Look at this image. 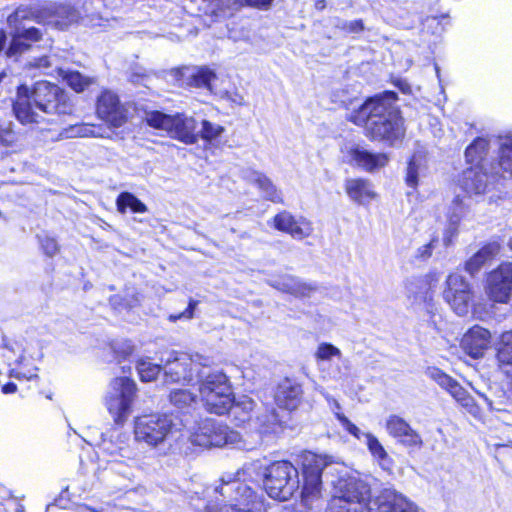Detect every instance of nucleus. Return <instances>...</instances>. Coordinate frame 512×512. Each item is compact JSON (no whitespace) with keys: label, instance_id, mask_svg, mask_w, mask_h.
I'll use <instances>...</instances> for the list:
<instances>
[{"label":"nucleus","instance_id":"nucleus-1","mask_svg":"<svg viewBox=\"0 0 512 512\" xmlns=\"http://www.w3.org/2000/svg\"><path fill=\"white\" fill-rule=\"evenodd\" d=\"M303 488L301 501L308 509L321 505V476L331 475L334 495L328 504V512H371L369 485L356 477L347 476L346 467L328 461L325 456L305 452L302 456Z\"/></svg>","mask_w":512,"mask_h":512},{"label":"nucleus","instance_id":"nucleus-2","mask_svg":"<svg viewBox=\"0 0 512 512\" xmlns=\"http://www.w3.org/2000/svg\"><path fill=\"white\" fill-rule=\"evenodd\" d=\"M396 93L386 91L367 99L349 120L358 126H365L366 135L372 140L389 146L401 141L405 134L404 122L394 106Z\"/></svg>","mask_w":512,"mask_h":512},{"label":"nucleus","instance_id":"nucleus-3","mask_svg":"<svg viewBox=\"0 0 512 512\" xmlns=\"http://www.w3.org/2000/svg\"><path fill=\"white\" fill-rule=\"evenodd\" d=\"M260 462L246 464L234 475H225L214 492L216 504L207 505V512H265L262 496L248 482L261 476Z\"/></svg>","mask_w":512,"mask_h":512},{"label":"nucleus","instance_id":"nucleus-4","mask_svg":"<svg viewBox=\"0 0 512 512\" xmlns=\"http://www.w3.org/2000/svg\"><path fill=\"white\" fill-rule=\"evenodd\" d=\"M72 110L65 91L47 81L35 83L32 89L19 86L13 104L15 116L23 124L41 123L46 120L45 115H67Z\"/></svg>","mask_w":512,"mask_h":512},{"label":"nucleus","instance_id":"nucleus-5","mask_svg":"<svg viewBox=\"0 0 512 512\" xmlns=\"http://www.w3.org/2000/svg\"><path fill=\"white\" fill-rule=\"evenodd\" d=\"M443 298L458 316L464 317L471 311L475 319L484 320L489 315L485 304L474 302L472 285L461 274L452 273L447 277Z\"/></svg>","mask_w":512,"mask_h":512},{"label":"nucleus","instance_id":"nucleus-6","mask_svg":"<svg viewBox=\"0 0 512 512\" xmlns=\"http://www.w3.org/2000/svg\"><path fill=\"white\" fill-rule=\"evenodd\" d=\"M199 393L206 409L217 415L226 414L232 407L233 391L228 377L220 371L198 372Z\"/></svg>","mask_w":512,"mask_h":512},{"label":"nucleus","instance_id":"nucleus-7","mask_svg":"<svg viewBox=\"0 0 512 512\" xmlns=\"http://www.w3.org/2000/svg\"><path fill=\"white\" fill-rule=\"evenodd\" d=\"M190 441L192 444L204 448L230 447L241 450L251 449L239 432L210 418L200 421L192 428Z\"/></svg>","mask_w":512,"mask_h":512},{"label":"nucleus","instance_id":"nucleus-8","mask_svg":"<svg viewBox=\"0 0 512 512\" xmlns=\"http://www.w3.org/2000/svg\"><path fill=\"white\" fill-rule=\"evenodd\" d=\"M137 395L136 383L128 377L112 379L104 395V405L116 425L123 426L132 412Z\"/></svg>","mask_w":512,"mask_h":512},{"label":"nucleus","instance_id":"nucleus-9","mask_svg":"<svg viewBox=\"0 0 512 512\" xmlns=\"http://www.w3.org/2000/svg\"><path fill=\"white\" fill-rule=\"evenodd\" d=\"M145 121L150 127L164 131L169 137L185 144H194L198 140L196 120L184 113L169 115L161 111H147Z\"/></svg>","mask_w":512,"mask_h":512},{"label":"nucleus","instance_id":"nucleus-10","mask_svg":"<svg viewBox=\"0 0 512 512\" xmlns=\"http://www.w3.org/2000/svg\"><path fill=\"white\" fill-rule=\"evenodd\" d=\"M264 488L269 497L287 501L299 488V473L289 461H276L270 464L263 473Z\"/></svg>","mask_w":512,"mask_h":512},{"label":"nucleus","instance_id":"nucleus-11","mask_svg":"<svg viewBox=\"0 0 512 512\" xmlns=\"http://www.w3.org/2000/svg\"><path fill=\"white\" fill-rule=\"evenodd\" d=\"M164 362L165 377L171 382H192L198 372H202L200 367H209L213 360L199 353L190 355L187 353L170 352Z\"/></svg>","mask_w":512,"mask_h":512},{"label":"nucleus","instance_id":"nucleus-12","mask_svg":"<svg viewBox=\"0 0 512 512\" xmlns=\"http://www.w3.org/2000/svg\"><path fill=\"white\" fill-rule=\"evenodd\" d=\"M174 426L171 415H141L134 419V437L139 443L157 447L173 433Z\"/></svg>","mask_w":512,"mask_h":512},{"label":"nucleus","instance_id":"nucleus-13","mask_svg":"<svg viewBox=\"0 0 512 512\" xmlns=\"http://www.w3.org/2000/svg\"><path fill=\"white\" fill-rule=\"evenodd\" d=\"M102 5V0H86L83 3L84 16H81V19L94 27L104 26V24H102L103 17L94 11L101 8ZM48 11L51 13L52 17L50 22L61 28L80 18V12L67 4L50 5Z\"/></svg>","mask_w":512,"mask_h":512},{"label":"nucleus","instance_id":"nucleus-14","mask_svg":"<svg viewBox=\"0 0 512 512\" xmlns=\"http://www.w3.org/2000/svg\"><path fill=\"white\" fill-rule=\"evenodd\" d=\"M343 161L367 172L385 167L389 162L386 153H373L356 143H346L341 149Z\"/></svg>","mask_w":512,"mask_h":512},{"label":"nucleus","instance_id":"nucleus-15","mask_svg":"<svg viewBox=\"0 0 512 512\" xmlns=\"http://www.w3.org/2000/svg\"><path fill=\"white\" fill-rule=\"evenodd\" d=\"M498 174H501L503 177L512 178V176L500 168L499 162L497 166L492 167L491 175L488 174L485 165H471L463 171L459 178V186L469 195L483 194L489 184L492 183L495 175Z\"/></svg>","mask_w":512,"mask_h":512},{"label":"nucleus","instance_id":"nucleus-16","mask_svg":"<svg viewBox=\"0 0 512 512\" xmlns=\"http://www.w3.org/2000/svg\"><path fill=\"white\" fill-rule=\"evenodd\" d=\"M485 291L493 302L509 301L512 293V263H502L488 274Z\"/></svg>","mask_w":512,"mask_h":512},{"label":"nucleus","instance_id":"nucleus-17","mask_svg":"<svg viewBox=\"0 0 512 512\" xmlns=\"http://www.w3.org/2000/svg\"><path fill=\"white\" fill-rule=\"evenodd\" d=\"M337 414V419L340 422L341 426L351 435H353L358 440H362L364 438V442L371 453L374 460L379 464V466L386 471L391 470L393 461L391 457L386 452L383 445L380 443L378 438L372 433L362 432L355 424H353L344 414Z\"/></svg>","mask_w":512,"mask_h":512},{"label":"nucleus","instance_id":"nucleus-18","mask_svg":"<svg viewBox=\"0 0 512 512\" xmlns=\"http://www.w3.org/2000/svg\"><path fill=\"white\" fill-rule=\"evenodd\" d=\"M387 434L401 445L420 449L423 446L421 435L401 416L390 414L385 420Z\"/></svg>","mask_w":512,"mask_h":512},{"label":"nucleus","instance_id":"nucleus-19","mask_svg":"<svg viewBox=\"0 0 512 512\" xmlns=\"http://www.w3.org/2000/svg\"><path fill=\"white\" fill-rule=\"evenodd\" d=\"M98 116L114 127H120L126 119V111L118 96L111 91H104L97 101Z\"/></svg>","mask_w":512,"mask_h":512},{"label":"nucleus","instance_id":"nucleus-20","mask_svg":"<svg viewBox=\"0 0 512 512\" xmlns=\"http://www.w3.org/2000/svg\"><path fill=\"white\" fill-rule=\"evenodd\" d=\"M491 343L489 330L475 325L470 328L461 340V347L469 356L478 359L484 355Z\"/></svg>","mask_w":512,"mask_h":512},{"label":"nucleus","instance_id":"nucleus-21","mask_svg":"<svg viewBox=\"0 0 512 512\" xmlns=\"http://www.w3.org/2000/svg\"><path fill=\"white\" fill-rule=\"evenodd\" d=\"M100 450L103 455L107 457L106 461L112 464V468L117 464H125L133 466L136 464V453L129 444L124 441L117 443L113 441L103 440L100 445Z\"/></svg>","mask_w":512,"mask_h":512},{"label":"nucleus","instance_id":"nucleus-22","mask_svg":"<svg viewBox=\"0 0 512 512\" xmlns=\"http://www.w3.org/2000/svg\"><path fill=\"white\" fill-rule=\"evenodd\" d=\"M375 504L379 512H422L413 502L393 489H384Z\"/></svg>","mask_w":512,"mask_h":512},{"label":"nucleus","instance_id":"nucleus-23","mask_svg":"<svg viewBox=\"0 0 512 512\" xmlns=\"http://www.w3.org/2000/svg\"><path fill=\"white\" fill-rule=\"evenodd\" d=\"M375 504L379 512H422L413 502L393 489H384Z\"/></svg>","mask_w":512,"mask_h":512},{"label":"nucleus","instance_id":"nucleus-24","mask_svg":"<svg viewBox=\"0 0 512 512\" xmlns=\"http://www.w3.org/2000/svg\"><path fill=\"white\" fill-rule=\"evenodd\" d=\"M274 227L298 240L308 237L313 230L308 220L304 218L295 219L287 211H282L274 217Z\"/></svg>","mask_w":512,"mask_h":512},{"label":"nucleus","instance_id":"nucleus-25","mask_svg":"<svg viewBox=\"0 0 512 512\" xmlns=\"http://www.w3.org/2000/svg\"><path fill=\"white\" fill-rule=\"evenodd\" d=\"M302 387L296 381L285 378L275 392V402L278 407L292 411L298 407L302 399Z\"/></svg>","mask_w":512,"mask_h":512},{"label":"nucleus","instance_id":"nucleus-26","mask_svg":"<svg viewBox=\"0 0 512 512\" xmlns=\"http://www.w3.org/2000/svg\"><path fill=\"white\" fill-rule=\"evenodd\" d=\"M468 210L464 199L457 195L447 209V226L443 232V243L449 246L458 235V227Z\"/></svg>","mask_w":512,"mask_h":512},{"label":"nucleus","instance_id":"nucleus-27","mask_svg":"<svg viewBox=\"0 0 512 512\" xmlns=\"http://www.w3.org/2000/svg\"><path fill=\"white\" fill-rule=\"evenodd\" d=\"M344 188L349 199L358 205H369L377 197L374 186L368 179H347Z\"/></svg>","mask_w":512,"mask_h":512},{"label":"nucleus","instance_id":"nucleus-28","mask_svg":"<svg viewBox=\"0 0 512 512\" xmlns=\"http://www.w3.org/2000/svg\"><path fill=\"white\" fill-rule=\"evenodd\" d=\"M242 176L247 181L256 184L267 200L274 203L282 202L281 193L277 190L272 181L261 172L246 169L243 170Z\"/></svg>","mask_w":512,"mask_h":512},{"label":"nucleus","instance_id":"nucleus-29","mask_svg":"<svg viewBox=\"0 0 512 512\" xmlns=\"http://www.w3.org/2000/svg\"><path fill=\"white\" fill-rule=\"evenodd\" d=\"M499 244L493 242L483 246L478 252H476L469 260L465 263L466 271L474 276L477 274L485 265L490 263L495 256L499 253Z\"/></svg>","mask_w":512,"mask_h":512},{"label":"nucleus","instance_id":"nucleus-30","mask_svg":"<svg viewBox=\"0 0 512 512\" xmlns=\"http://www.w3.org/2000/svg\"><path fill=\"white\" fill-rule=\"evenodd\" d=\"M428 165L426 154L422 151H416L408 162L405 183L406 185L416 190L419 184L420 177L426 174Z\"/></svg>","mask_w":512,"mask_h":512},{"label":"nucleus","instance_id":"nucleus-31","mask_svg":"<svg viewBox=\"0 0 512 512\" xmlns=\"http://www.w3.org/2000/svg\"><path fill=\"white\" fill-rule=\"evenodd\" d=\"M267 283L279 291L290 293L295 296H304L310 290L306 284L287 274L272 277L267 280Z\"/></svg>","mask_w":512,"mask_h":512},{"label":"nucleus","instance_id":"nucleus-32","mask_svg":"<svg viewBox=\"0 0 512 512\" xmlns=\"http://www.w3.org/2000/svg\"><path fill=\"white\" fill-rule=\"evenodd\" d=\"M254 408V400L243 395L237 399L233 397L232 407L228 412H230L236 425H242L252 419Z\"/></svg>","mask_w":512,"mask_h":512},{"label":"nucleus","instance_id":"nucleus-33","mask_svg":"<svg viewBox=\"0 0 512 512\" xmlns=\"http://www.w3.org/2000/svg\"><path fill=\"white\" fill-rule=\"evenodd\" d=\"M497 358L503 371L512 377V331L501 335Z\"/></svg>","mask_w":512,"mask_h":512},{"label":"nucleus","instance_id":"nucleus-34","mask_svg":"<svg viewBox=\"0 0 512 512\" xmlns=\"http://www.w3.org/2000/svg\"><path fill=\"white\" fill-rule=\"evenodd\" d=\"M489 149V141L485 138H476L465 150L467 163L471 165H485V156Z\"/></svg>","mask_w":512,"mask_h":512},{"label":"nucleus","instance_id":"nucleus-35","mask_svg":"<svg viewBox=\"0 0 512 512\" xmlns=\"http://www.w3.org/2000/svg\"><path fill=\"white\" fill-rule=\"evenodd\" d=\"M428 378L435 381L441 388L446 390L452 397L459 392L461 385L448 374L437 367H428L425 371Z\"/></svg>","mask_w":512,"mask_h":512},{"label":"nucleus","instance_id":"nucleus-36","mask_svg":"<svg viewBox=\"0 0 512 512\" xmlns=\"http://www.w3.org/2000/svg\"><path fill=\"white\" fill-rule=\"evenodd\" d=\"M59 76L71 87L75 92H83L88 86L94 83V78L84 76L78 71L58 69Z\"/></svg>","mask_w":512,"mask_h":512},{"label":"nucleus","instance_id":"nucleus-37","mask_svg":"<svg viewBox=\"0 0 512 512\" xmlns=\"http://www.w3.org/2000/svg\"><path fill=\"white\" fill-rule=\"evenodd\" d=\"M40 39V32L38 29L32 27L26 29L21 35L13 37L8 48V54L14 55L27 50L30 44L27 41H38Z\"/></svg>","mask_w":512,"mask_h":512},{"label":"nucleus","instance_id":"nucleus-38","mask_svg":"<svg viewBox=\"0 0 512 512\" xmlns=\"http://www.w3.org/2000/svg\"><path fill=\"white\" fill-rule=\"evenodd\" d=\"M117 209L120 213H125L129 208L133 213H144L147 211L146 205L135 195L129 192H122L116 200Z\"/></svg>","mask_w":512,"mask_h":512},{"label":"nucleus","instance_id":"nucleus-39","mask_svg":"<svg viewBox=\"0 0 512 512\" xmlns=\"http://www.w3.org/2000/svg\"><path fill=\"white\" fill-rule=\"evenodd\" d=\"M499 166L512 176V136L503 138L499 145Z\"/></svg>","mask_w":512,"mask_h":512},{"label":"nucleus","instance_id":"nucleus-40","mask_svg":"<svg viewBox=\"0 0 512 512\" xmlns=\"http://www.w3.org/2000/svg\"><path fill=\"white\" fill-rule=\"evenodd\" d=\"M255 420L260 432L264 434L275 433L281 423L275 410L267 412L266 414L258 415Z\"/></svg>","mask_w":512,"mask_h":512},{"label":"nucleus","instance_id":"nucleus-41","mask_svg":"<svg viewBox=\"0 0 512 512\" xmlns=\"http://www.w3.org/2000/svg\"><path fill=\"white\" fill-rule=\"evenodd\" d=\"M214 79H216V74L212 70L200 67L191 75V85L197 88H205L212 92V81Z\"/></svg>","mask_w":512,"mask_h":512},{"label":"nucleus","instance_id":"nucleus-42","mask_svg":"<svg viewBox=\"0 0 512 512\" xmlns=\"http://www.w3.org/2000/svg\"><path fill=\"white\" fill-rule=\"evenodd\" d=\"M170 402L179 409H186L196 404V396L187 389H177L171 391Z\"/></svg>","mask_w":512,"mask_h":512},{"label":"nucleus","instance_id":"nucleus-43","mask_svg":"<svg viewBox=\"0 0 512 512\" xmlns=\"http://www.w3.org/2000/svg\"><path fill=\"white\" fill-rule=\"evenodd\" d=\"M341 357L342 352L340 349L326 342L320 343L315 352V358L319 366H321V363L330 361L333 358L340 359Z\"/></svg>","mask_w":512,"mask_h":512},{"label":"nucleus","instance_id":"nucleus-44","mask_svg":"<svg viewBox=\"0 0 512 512\" xmlns=\"http://www.w3.org/2000/svg\"><path fill=\"white\" fill-rule=\"evenodd\" d=\"M137 371L141 381L150 382L156 379L161 371V366L147 359H141L137 364Z\"/></svg>","mask_w":512,"mask_h":512},{"label":"nucleus","instance_id":"nucleus-45","mask_svg":"<svg viewBox=\"0 0 512 512\" xmlns=\"http://www.w3.org/2000/svg\"><path fill=\"white\" fill-rule=\"evenodd\" d=\"M453 398L471 415L477 416L480 413V409L473 397L462 386Z\"/></svg>","mask_w":512,"mask_h":512},{"label":"nucleus","instance_id":"nucleus-46","mask_svg":"<svg viewBox=\"0 0 512 512\" xmlns=\"http://www.w3.org/2000/svg\"><path fill=\"white\" fill-rule=\"evenodd\" d=\"M223 132L224 128L221 125L203 120L202 128L198 130V136L200 135L206 141H213L220 137Z\"/></svg>","mask_w":512,"mask_h":512},{"label":"nucleus","instance_id":"nucleus-47","mask_svg":"<svg viewBox=\"0 0 512 512\" xmlns=\"http://www.w3.org/2000/svg\"><path fill=\"white\" fill-rule=\"evenodd\" d=\"M41 249L48 257H53L59 252V245L54 237L47 233L37 235Z\"/></svg>","mask_w":512,"mask_h":512},{"label":"nucleus","instance_id":"nucleus-48","mask_svg":"<svg viewBox=\"0 0 512 512\" xmlns=\"http://www.w3.org/2000/svg\"><path fill=\"white\" fill-rule=\"evenodd\" d=\"M16 139L12 123L0 119V146H9Z\"/></svg>","mask_w":512,"mask_h":512},{"label":"nucleus","instance_id":"nucleus-49","mask_svg":"<svg viewBox=\"0 0 512 512\" xmlns=\"http://www.w3.org/2000/svg\"><path fill=\"white\" fill-rule=\"evenodd\" d=\"M336 27L345 33H359L364 29L363 23L361 20H338Z\"/></svg>","mask_w":512,"mask_h":512},{"label":"nucleus","instance_id":"nucleus-50","mask_svg":"<svg viewBox=\"0 0 512 512\" xmlns=\"http://www.w3.org/2000/svg\"><path fill=\"white\" fill-rule=\"evenodd\" d=\"M196 306H197V301H194L191 299L189 301L188 307L182 313L171 314L169 316V320L171 322H176L177 320H180V319H186V320L192 319Z\"/></svg>","mask_w":512,"mask_h":512},{"label":"nucleus","instance_id":"nucleus-51","mask_svg":"<svg viewBox=\"0 0 512 512\" xmlns=\"http://www.w3.org/2000/svg\"><path fill=\"white\" fill-rule=\"evenodd\" d=\"M435 240L430 241L429 243L421 246L416 253V258L420 260H425L432 255V251L435 247Z\"/></svg>","mask_w":512,"mask_h":512},{"label":"nucleus","instance_id":"nucleus-52","mask_svg":"<svg viewBox=\"0 0 512 512\" xmlns=\"http://www.w3.org/2000/svg\"><path fill=\"white\" fill-rule=\"evenodd\" d=\"M109 301H110L111 306H113L114 309H118L119 306L133 307L136 304H138L139 299H138V297L133 298L132 300L125 299L124 303H122V299L119 296L115 295V296H112Z\"/></svg>","mask_w":512,"mask_h":512},{"label":"nucleus","instance_id":"nucleus-53","mask_svg":"<svg viewBox=\"0 0 512 512\" xmlns=\"http://www.w3.org/2000/svg\"><path fill=\"white\" fill-rule=\"evenodd\" d=\"M73 134L80 137L95 136L93 126L81 125L73 128Z\"/></svg>","mask_w":512,"mask_h":512},{"label":"nucleus","instance_id":"nucleus-54","mask_svg":"<svg viewBox=\"0 0 512 512\" xmlns=\"http://www.w3.org/2000/svg\"><path fill=\"white\" fill-rule=\"evenodd\" d=\"M10 375L12 377L17 378V379L24 378V379H27V380H31L32 378L37 377V375L35 373V369L29 370L27 372H21V371H18L16 369H12L10 371Z\"/></svg>","mask_w":512,"mask_h":512},{"label":"nucleus","instance_id":"nucleus-55","mask_svg":"<svg viewBox=\"0 0 512 512\" xmlns=\"http://www.w3.org/2000/svg\"><path fill=\"white\" fill-rule=\"evenodd\" d=\"M325 398L328 401V403H329V405H330L331 409L333 410V412H334L336 417H337L336 413L342 414L340 412V409H341L340 404H339V402L336 399H334L332 396H330L328 394L325 395Z\"/></svg>","mask_w":512,"mask_h":512},{"label":"nucleus","instance_id":"nucleus-56","mask_svg":"<svg viewBox=\"0 0 512 512\" xmlns=\"http://www.w3.org/2000/svg\"><path fill=\"white\" fill-rule=\"evenodd\" d=\"M272 1L273 0H247V2L251 6H255V7H259V8L268 7L272 3Z\"/></svg>","mask_w":512,"mask_h":512},{"label":"nucleus","instance_id":"nucleus-57","mask_svg":"<svg viewBox=\"0 0 512 512\" xmlns=\"http://www.w3.org/2000/svg\"><path fill=\"white\" fill-rule=\"evenodd\" d=\"M16 390H17V386H16V384H14L12 382L7 383L2 386V392L4 394H11V393L16 392Z\"/></svg>","mask_w":512,"mask_h":512},{"label":"nucleus","instance_id":"nucleus-58","mask_svg":"<svg viewBox=\"0 0 512 512\" xmlns=\"http://www.w3.org/2000/svg\"><path fill=\"white\" fill-rule=\"evenodd\" d=\"M36 66L42 67V68H48L49 66H51L49 57L45 56V57L40 58L36 64Z\"/></svg>","mask_w":512,"mask_h":512},{"label":"nucleus","instance_id":"nucleus-59","mask_svg":"<svg viewBox=\"0 0 512 512\" xmlns=\"http://www.w3.org/2000/svg\"><path fill=\"white\" fill-rule=\"evenodd\" d=\"M231 100L238 104V105H243L244 104V99L242 96L238 95V94H235L234 97H231Z\"/></svg>","mask_w":512,"mask_h":512},{"label":"nucleus","instance_id":"nucleus-60","mask_svg":"<svg viewBox=\"0 0 512 512\" xmlns=\"http://www.w3.org/2000/svg\"><path fill=\"white\" fill-rule=\"evenodd\" d=\"M326 7V2L325 0H317L316 3H315V8L317 10H323L324 8Z\"/></svg>","mask_w":512,"mask_h":512},{"label":"nucleus","instance_id":"nucleus-61","mask_svg":"<svg viewBox=\"0 0 512 512\" xmlns=\"http://www.w3.org/2000/svg\"><path fill=\"white\" fill-rule=\"evenodd\" d=\"M6 42V35L4 31L0 30V51L3 49Z\"/></svg>","mask_w":512,"mask_h":512},{"label":"nucleus","instance_id":"nucleus-62","mask_svg":"<svg viewBox=\"0 0 512 512\" xmlns=\"http://www.w3.org/2000/svg\"><path fill=\"white\" fill-rule=\"evenodd\" d=\"M203 1L207 2V3L211 4V5H214L216 7H219L222 4V2H223V0H203Z\"/></svg>","mask_w":512,"mask_h":512},{"label":"nucleus","instance_id":"nucleus-63","mask_svg":"<svg viewBox=\"0 0 512 512\" xmlns=\"http://www.w3.org/2000/svg\"><path fill=\"white\" fill-rule=\"evenodd\" d=\"M479 395L484 398V400L487 402L488 406L492 409L493 408L492 402L484 394L479 393Z\"/></svg>","mask_w":512,"mask_h":512},{"label":"nucleus","instance_id":"nucleus-64","mask_svg":"<svg viewBox=\"0 0 512 512\" xmlns=\"http://www.w3.org/2000/svg\"><path fill=\"white\" fill-rule=\"evenodd\" d=\"M509 247L512 249V239L509 241Z\"/></svg>","mask_w":512,"mask_h":512}]
</instances>
